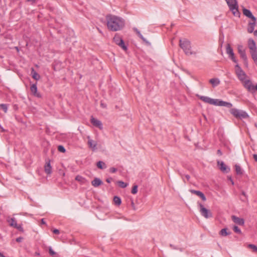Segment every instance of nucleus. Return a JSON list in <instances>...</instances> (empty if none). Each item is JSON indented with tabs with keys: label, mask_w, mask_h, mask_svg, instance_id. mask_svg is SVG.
Instances as JSON below:
<instances>
[{
	"label": "nucleus",
	"mask_w": 257,
	"mask_h": 257,
	"mask_svg": "<svg viewBox=\"0 0 257 257\" xmlns=\"http://www.w3.org/2000/svg\"><path fill=\"white\" fill-rule=\"evenodd\" d=\"M107 26L110 31L115 32L122 29L124 26V21L121 18L112 15L106 17Z\"/></svg>",
	"instance_id": "nucleus-1"
},
{
	"label": "nucleus",
	"mask_w": 257,
	"mask_h": 257,
	"mask_svg": "<svg viewBox=\"0 0 257 257\" xmlns=\"http://www.w3.org/2000/svg\"><path fill=\"white\" fill-rule=\"evenodd\" d=\"M248 47L249 49L251 58L257 65V47L254 41L252 39H248Z\"/></svg>",
	"instance_id": "nucleus-2"
},
{
	"label": "nucleus",
	"mask_w": 257,
	"mask_h": 257,
	"mask_svg": "<svg viewBox=\"0 0 257 257\" xmlns=\"http://www.w3.org/2000/svg\"><path fill=\"white\" fill-rule=\"evenodd\" d=\"M229 8V10L232 13L233 15L236 17H239L240 13L238 11V6L237 0H225Z\"/></svg>",
	"instance_id": "nucleus-3"
},
{
	"label": "nucleus",
	"mask_w": 257,
	"mask_h": 257,
	"mask_svg": "<svg viewBox=\"0 0 257 257\" xmlns=\"http://www.w3.org/2000/svg\"><path fill=\"white\" fill-rule=\"evenodd\" d=\"M179 46L186 55L193 54V52L191 51V43L188 40L186 39L183 40L180 39Z\"/></svg>",
	"instance_id": "nucleus-4"
},
{
	"label": "nucleus",
	"mask_w": 257,
	"mask_h": 257,
	"mask_svg": "<svg viewBox=\"0 0 257 257\" xmlns=\"http://www.w3.org/2000/svg\"><path fill=\"white\" fill-rule=\"evenodd\" d=\"M230 112L232 114L235 118L237 119H243L248 117L247 113L243 110L238 109L237 108H231L230 110Z\"/></svg>",
	"instance_id": "nucleus-5"
},
{
	"label": "nucleus",
	"mask_w": 257,
	"mask_h": 257,
	"mask_svg": "<svg viewBox=\"0 0 257 257\" xmlns=\"http://www.w3.org/2000/svg\"><path fill=\"white\" fill-rule=\"evenodd\" d=\"M237 51L240 58L243 60L244 65L246 67L248 66L247 57L246 55L245 50L243 49V47L241 45H238Z\"/></svg>",
	"instance_id": "nucleus-6"
},
{
	"label": "nucleus",
	"mask_w": 257,
	"mask_h": 257,
	"mask_svg": "<svg viewBox=\"0 0 257 257\" xmlns=\"http://www.w3.org/2000/svg\"><path fill=\"white\" fill-rule=\"evenodd\" d=\"M235 73L237 76L238 78L241 81L243 82L245 80L246 75L245 72L242 70L241 67L239 66L238 64H236L235 66Z\"/></svg>",
	"instance_id": "nucleus-7"
},
{
	"label": "nucleus",
	"mask_w": 257,
	"mask_h": 257,
	"mask_svg": "<svg viewBox=\"0 0 257 257\" xmlns=\"http://www.w3.org/2000/svg\"><path fill=\"white\" fill-rule=\"evenodd\" d=\"M200 207V212L201 214L206 218H208L212 216V213L210 211L206 208L200 202L197 203Z\"/></svg>",
	"instance_id": "nucleus-8"
},
{
	"label": "nucleus",
	"mask_w": 257,
	"mask_h": 257,
	"mask_svg": "<svg viewBox=\"0 0 257 257\" xmlns=\"http://www.w3.org/2000/svg\"><path fill=\"white\" fill-rule=\"evenodd\" d=\"M198 97L202 101L205 103L216 105L217 99H212L205 96H198Z\"/></svg>",
	"instance_id": "nucleus-9"
},
{
	"label": "nucleus",
	"mask_w": 257,
	"mask_h": 257,
	"mask_svg": "<svg viewBox=\"0 0 257 257\" xmlns=\"http://www.w3.org/2000/svg\"><path fill=\"white\" fill-rule=\"evenodd\" d=\"M113 41L116 44L120 46L124 50H127L126 46L124 45L123 40L120 38L118 36H115L113 38Z\"/></svg>",
	"instance_id": "nucleus-10"
},
{
	"label": "nucleus",
	"mask_w": 257,
	"mask_h": 257,
	"mask_svg": "<svg viewBox=\"0 0 257 257\" xmlns=\"http://www.w3.org/2000/svg\"><path fill=\"white\" fill-rule=\"evenodd\" d=\"M243 86L246 88L249 91H254L255 86L252 85L251 82L249 80H245L243 82Z\"/></svg>",
	"instance_id": "nucleus-11"
},
{
	"label": "nucleus",
	"mask_w": 257,
	"mask_h": 257,
	"mask_svg": "<svg viewBox=\"0 0 257 257\" xmlns=\"http://www.w3.org/2000/svg\"><path fill=\"white\" fill-rule=\"evenodd\" d=\"M217 165L219 169L224 173H228L230 171V168L228 167L222 161H217Z\"/></svg>",
	"instance_id": "nucleus-12"
},
{
	"label": "nucleus",
	"mask_w": 257,
	"mask_h": 257,
	"mask_svg": "<svg viewBox=\"0 0 257 257\" xmlns=\"http://www.w3.org/2000/svg\"><path fill=\"white\" fill-rule=\"evenodd\" d=\"M30 90L33 95L35 96L38 98H41L42 97L41 94L37 92V87L36 83L33 84L31 86Z\"/></svg>",
	"instance_id": "nucleus-13"
},
{
	"label": "nucleus",
	"mask_w": 257,
	"mask_h": 257,
	"mask_svg": "<svg viewBox=\"0 0 257 257\" xmlns=\"http://www.w3.org/2000/svg\"><path fill=\"white\" fill-rule=\"evenodd\" d=\"M231 219L232 221L236 224L239 225H243L244 223V221L243 218L238 217L235 215H232L231 216Z\"/></svg>",
	"instance_id": "nucleus-14"
},
{
	"label": "nucleus",
	"mask_w": 257,
	"mask_h": 257,
	"mask_svg": "<svg viewBox=\"0 0 257 257\" xmlns=\"http://www.w3.org/2000/svg\"><path fill=\"white\" fill-rule=\"evenodd\" d=\"M91 122L93 125L98 127L99 129H102L103 127L101 122L92 116L91 118Z\"/></svg>",
	"instance_id": "nucleus-15"
},
{
	"label": "nucleus",
	"mask_w": 257,
	"mask_h": 257,
	"mask_svg": "<svg viewBox=\"0 0 257 257\" xmlns=\"http://www.w3.org/2000/svg\"><path fill=\"white\" fill-rule=\"evenodd\" d=\"M255 24L256 19H255V20H251V22H249L248 23L247 26V32L249 33H252L253 32Z\"/></svg>",
	"instance_id": "nucleus-16"
},
{
	"label": "nucleus",
	"mask_w": 257,
	"mask_h": 257,
	"mask_svg": "<svg viewBox=\"0 0 257 257\" xmlns=\"http://www.w3.org/2000/svg\"><path fill=\"white\" fill-rule=\"evenodd\" d=\"M216 106H223L228 108H230L232 106V104L230 102L217 99Z\"/></svg>",
	"instance_id": "nucleus-17"
},
{
	"label": "nucleus",
	"mask_w": 257,
	"mask_h": 257,
	"mask_svg": "<svg viewBox=\"0 0 257 257\" xmlns=\"http://www.w3.org/2000/svg\"><path fill=\"white\" fill-rule=\"evenodd\" d=\"M87 138L88 140V145L89 146V147L91 148L93 151L95 150L96 149V142L91 140L89 136H88Z\"/></svg>",
	"instance_id": "nucleus-18"
},
{
	"label": "nucleus",
	"mask_w": 257,
	"mask_h": 257,
	"mask_svg": "<svg viewBox=\"0 0 257 257\" xmlns=\"http://www.w3.org/2000/svg\"><path fill=\"white\" fill-rule=\"evenodd\" d=\"M243 14L244 15H245L246 17L250 18L251 19V20H255L256 19L252 14L250 10H247L246 9H243Z\"/></svg>",
	"instance_id": "nucleus-19"
},
{
	"label": "nucleus",
	"mask_w": 257,
	"mask_h": 257,
	"mask_svg": "<svg viewBox=\"0 0 257 257\" xmlns=\"http://www.w3.org/2000/svg\"><path fill=\"white\" fill-rule=\"evenodd\" d=\"M45 172L47 174H50L52 173V167L50 165V160H49L46 162L44 166Z\"/></svg>",
	"instance_id": "nucleus-20"
},
{
	"label": "nucleus",
	"mask_w": 257,
	"mask_h": 257,
	"mask_svg": "<svg viewBox=\"0 0 257 257\" xmlns=\"http://www.w3.org/2000/svg\"><path fill=\"white\" fill-rule=\"evenodd\" d=\"M102 181L98 178H95L94 180L91 182L92 185L95 187H97L99 185H102Z\"/></svg>",
	"instance_id": "nucleus-21"
},
{
	"label": "nucleus",
	"mask_w": 257,
	"mask_h": 257,
	"mask_svg": "<svg viewBox=\"0 0 257 257\" xmlns=\"http://www.w3.org/2000/svg\"><path fill=\"white\" fill-rule=\"evenodd\" d=\"M7 221L9 222L10 226L12 227H15L17 224V221L14 218L9 217L7 219Z\"/></svg>",
	"instance_id": "nucleus-22"
},
{
	"label": "nucleus",
	"mask_w": 257,
	"mask_h": 257,
	"mask_svg": "<svg viewBox=\"0 0 257 257\" xmlns=\"http://www.w3.org/2000/svg\"><path fill=\"white\" fill-rule=\"evenodd\" d=\"M226 52L228 56L231 55H232V54H234L233 51V49L231 47L229 44H227L226 45Z\"/></svg>",
	"instance_id": "nucleus-23"
},
{
	"label": "nucleus",
	"mask_w": 257,
	"mask_h": 257,
	"mask_svg": "<svg viewBox=\"0 0 257 257\" xmlns=\"http://www.w3.org/2000/svg\"><path fill=\"white\" fill-rule=\"evenodd\" d=\"M209 82L213 87H215L220 83V81L218 78H212L209 80Z\"/></svg>",
	"instance_id": "nucleus-24"
},
{
	"label": "nucleus",
	"mask_w": 257,
	"mask_h": 257,
	"mask_svg": "<svg viewBox=\"0 0 257 257\" xmlns=\"http://www.w3.org/2000/svg\"><path fill=\"white\" fill-rule=\"evenodd\" d=\"M219 235H220L221 236H226L228 235H229L231 234V232L229 231V232H227V228H223L220 231H219Z\"/></svg>",
	"instance_id": "nucleus-25"
},
{
	"label": "nucleus",
	"mask_w": 257,
	"mask_h": 257,
	"mask_svg": "<svg viewBox=\"0 0 257 257\" xmlns=\"http://www.w3.org/2000/svg\"><path fill=\"white\" fill-rule=\"evenodd\" d=\"M31 74L32 76V77L36 80H38L40 78V76L39 74H38L34 69V68H32L31 70Z\"/></svg>",
	"instance_id": "nucleus-26"
},
{
	"label": "nucleus",
	"mask_w": 257,
	"mask_h": 257,
	"mask_svg": "<svg viewBox=\"0 0 257 257\" xmlns=\"http://www.w3.org/2000/svg\"><path fill=\"white\" fill-rule=\"evenodd\" d=\"M116 184L121 188H124L128 185L127 183H125L122 181H117L116 182Z\"/></svg>",
	"instance_id": "nucleus-27"
},
{
	"label": "nucleus",
	"mask_w": 257,
	"mask_h": 257,
	"mask_svg": "<svg viewBox=\"0 0 257 257\" xmlns=\"http://www.w3.org/2000/svg\"><path fill=\"white\" fill-rule=\"evenodd\" d=\"M113 201L115 205L119 206L121 203V200L120 197L118 196H114L113 198Z\"/></svg>",
	"instance_id": "nucleus-28"
},
{
	"label": "nucleus",
	"mask_w": 257,
	"mask_h": 257,
	"mask_svg": "<svg viewBox=\"0 0 257 257\" xmlns=\"http://www.w3.org/2000/svg\"><path fill=\"white\" fill-rule=\"evenodd\" d=\"M235 169L236 173L237 175H242V169L239 165L236 164L235 165Z\"/></svg>",
	"instance_id": "nucleus-29"
},
{
	"label": "nucleus",
	"mask_w": 257,
	"mask_h": 257,
	"mask_svg": "<svg viewBox=\"0 0 257 257\" xmlns=\"http://www.w3.org/2000/svg\"><path fill=\"white\" fill-rule=\"evenodd\" d=\"M97 167L100 169H103L106 168L105 163L104 162H103L102 161H98L97 163Z\"/></svg>",
	"instance_id": "nucleus-30"
},
{
	"label": "nucleus",
	"mask_w": 257,
	"mask_h": 257,
	"mask_svg": "<svg viewBox=\"0 0 257 257\" xmlns=\"http://www.w3.org/2000/svg\"><path fill=\"white\" fill-rule=\"evenodd\" d=\"M190 191L191 193L195 194L199 197H200L203 193L202 192H201L200 191L195 190H190Z\"/></svg>",
	"instance_id": "nucleus-31"
},
{
	"label": "nucleus",
	"mask_w": 257,
	"mask_h": 257,
	"mask_svg": "<svg viewBox=\"0 0 257 257\" xmlns=\"http://www.w3.org/2000/svg\"><path fill=\"white\" fill-rule=\"evenodd\" d=\"M229 59H230L234 63H236V64H238V60L236 58L234 54L228 56Z\"/></svg>",
	"instance_id": "nucleus-32"
},
{
	"label": "nucleus",
	"mask_w": 257,
	"mask_h": 257,
	"mask_svg": "<svg viewBox=\"0 0 257 257\" xmlns=\"http://www.w3.org/2000/svg\"><path fill=\"white\" fill-rule=\"evenodd\" d=\"M248 248H250L252 249L253 252H257V246L254 244H249L247 245Z\"/></svg>",
	"instance_id": "nucleus-33"
},
{
	"label": "nucleus",
	"mask_w": 257,
	"mask_h": 257,
	"mask_svg": "<svg viewBox=\"0 0 257 257\" xmlns=\"http://www.w3.org/2000/svg\"><path fill=\"white\" fill-rule=\"evenodd\" d=\"M75 180L82 183H84L85 179L81 176L77 175L75 177Z\"/></svg>",
	"instance_id": "nucleus-34"
},
{
	"label": "nucleus",
	"mask_w": 257,
	"mask_h": 257,
	"mask_svg": "<svg viewBox=\"0 0 257 257\" xmlns=\"http://www.w3.org/2000/svg\"><path fill=\"white\" fill-rule=\"evenodd\" d=\"M138 36L148 45H150L151 43L148 42L141 34V33H140V34L138 35Z\"/></svg>",
	"instance_id": "nucleus-35"
},
{
	"label": "nucleus",
	"mask_w": 257,
	"mask_h": 257,
	"mask_svg": "<svg viewBox=\"0 0 257 257\" xmlns=\"http://www.w3.org/2000/svg\"><path fill=\"white\" fill-rule=\"evenodd\" d=\"M0 107L2 109L5 113H7L8 111V105L6 104H1Z\"/></svg>",
	"instance_id": "nucleus-36"
},
{
	"label": "nucleus",
	"mask_w": 257,
	"mask_h": 257,
	"mask_svg": "<svg viewBox=\"0 0 257 257\" xmlns=\"http://www.w3.org/2000/svg\"><path fill=\"white\" fill-rule=\"evenodd\" d=\"M233 230L235 232H236L237 233H238V234L241 233V230L237 226H235V225L233 227Z\"/></svg>",
	"instance_id": "nucleus-37"
},
{
	"label": "nucleus",
	"mask_w": 257,
	"mask_h": 257,
	"mask_svg": "<svg viewBox=\"0 0 257 257\" xmlns=\"http://www.w3.org/2000/svg\"><path fill=\"white\" fill-rule=\"evenodd\" d=\"M137 192H138V186L136 185L133 187L131 192L132 194H135L137 193Z\"/></svg>",
	"instance_id": "nucleus-38"
},
{
	"label": "nucleus",
	"mask_w": 257,
	"mask_h": 257,
	"mask_svg": "<svg viewBox=\"0 0 257 257\" xmlns=\"http://www.w3.org/2000/svg\"><path fill=\"white\" fill-rule=\"evenodd\" d=\"M58 150L62 153H65L66 151L65 149L63 146L60 145L58 147Z\"/></svg>",
	"instance_id": "nucleus-39"
},
{
	"label": "nucleus",
	"mask_w": 257,
	"mask_h": 257,
	"mask_svg": "<svg viewBox=\"0 0 257 257\" xmlns=\"http://www.w3.org/2000/svg\"><path fill=\"white\" fill-rule=\"evenodd\" d=\"M14 228H17V229H18L19 231H20L21 232L24 231L23 228L22 226V225H21V224H19V225L17 224V225Z\"/></svg>",
	"instance_id": "nucleus-40"
},
{
	"label": "nucleus",
	"mask_w": 257,
	"mask_h": 257,
	"mask_svg": "<svg viewBox=\"0 0 257 257\" xmlns=\"http://www.w3.org/2000/svg\"><path fill=\"white\" fill-rule=\"evenodd\" d=\"M49 252L51 255H54L56 254V253L52 249L51 247H49Z\"/></svg>",
	"instance_id": "nucleus-41"
},
{
	"label": "nucleus",
	"mask_w": 257,
	"mask_h": 257,
	"mask_svg": "<svg viewBox=\"0 0 257 257\" xmlns=\"http://www.w3.org/2000/svg\"><path fill=\"white\" fill-rule=\"evenodd\" d=\"M241 194L244 197V198H241L240 199L242 201H245L247 200V197H246L245 193L244 191H242V193H241Z\"/></svg>",
	"instance_id": "nucleus-42"
},
{
	"label": "nucleus",
	"mask_w": 257,
	"mask_h": 257,
	"mask_svg": "<svg viewBox=\"0 0 257 257\" xmlns=\"http://www.w3.org/2000/svg\"><path fill=\"white\" fill-rule=\"evenodd\" d=\"M117 171V169L114 167H111L109 169V172L111 173H115Z\"/></svg>",
	"instance_id": "nucleus-43"
},
{
	"label": "nucleus",
	"mask_w": 257,
	"mask_h": 257,
	"mask_svg": "<svg viewBox=\"0 0 257 257\" xmlns=\"http://www.w3.org/2000/svg\"><path fill=\"white\" fill-rule=\"evenodd\" d=\"M131 206H132V208L134 210H136V208L135 203H134V201L133 200L131 202Z\"/></svg>",
	"instance_id": "nucleus-44"
},
{
	"label": "nucleus",
	"mask_w": 257,
	"mask_h": 257,
	"mask_svg": "<svg viewBox=\"0 0 257 257\" xmlns=\"http://www.w3.org/2000/svg\"><path fill=\"white\" fill-rule=\"evenodd\" d=\"M200 197L204 201H206V197H205V196L204 195V194L203 193H202V194L201 195V196Z\"/></svg>",
	"instance_id": "nucleus-45"
},
{
	"label": "nucleus",
	"mask_w": 257,
	"mask_h": 257,
	"mask_svg": "<svg viewBox=\"0 0 257 257\" xmlns=\"http://www.w3.org/2000/svg\"><path fill=\"white\" fill-rule=\"evenodd\" d=\"M53 232L55 234H59L60 233V231L58 229H54L53 230Z\"/></svg>",
	"instance_id": "nucleus-46"
},
{
	"label": "nucleus",
	"mask_w": 257,
	"mask_h": 257,
	"mask_svg": "<svg viewBox=\"0 0 257 257\" xmlns=\"http://www.w3.org/2000/svg\"><path fill=\"white\" fill-rule=\"evenodd\" d=\"M23 239V238L22 237H18L17 239H16V241L18 242H21L22 241V240Z\"/></svg>",
	"instance_id": "nucleus-47"
},
{
	"label": "nucleus",
	"mask_w": 257,
	"mask_h": 257,
	"mask_svg": "<svg viewBox=\"0 0 257 257\" xmlns=\"http://www.w3.org/2000/svg\"><path fill=\"white\" fill-rule=\"evenodd\" d=\"M112 178L110 177V178H108L106 179V181L108 183H110L112 181Z\"/></svg>",
	"instance_id": "nucleus-48"
},
{
	"label": "nucleus",
	"mask_w": 257,
	"mask_h": 257,
	"mask_svg": "<svg viewBox=\"0 0 257 257\" xmlns=\"http://www.w3.org/2000/svg\"><path fill=\"white\" fill-rule=\"evenodd\" d=\"M134 30L136 32V33L137 34V35H139L140 34V33H141V32H140V31H139L137 28H134Z\"/></svg>",
	"instance_id": "nucleus-49"
},
{
	"label": "nucleus",
	"mask_w": 257,
	"mask_h": 257,
	"mask_svg": "<svg viewBox=\"0 0 257 257\" xmlns=\"http://www.w3.org/2000/svg\"><path fill=\"white\" fill-rule=\"evenodd\" d=\"M217 155H218L219 156H221L222 155V153L221 151L220 150H218L217 151Z\"/></svg>",
	"instance_id": "nucleus-50"
},
{
	"label": "nucleus",
	"mask_w": 257,
	"mask_h": 257,
	"mask_svg": "<svg viewBox=\"0 0 257 257\" xmlns=\"http://www.w3.org/2000/svg\"><path fill=\"white\" fill-rule=\"evenodd\" d=\"M27 2H31L32 4H34L36 3V0H27Z\"/></svg>",
	"instance_id": "nucleus-51"
},
{
	"label": "nucleus",
	"mask_w": 257,
	"mask_h": 257,
	"mask_svg": "<svg viewBox=\"0 0 257 257\" xmlns=\"http://www.w3.org/2000/svg\"><path fill=\"white\" fill-rule=\"evenodd\" d=\"M253 158L255 161H257V154H254L253 155Z\"/></svg>",
	"instance_id": "nucleus-52"
},
{
	"label": "nucleus",
	"mask_w": 257,
	"mask_h": 257,
	"mask_svg": "<svg viewBox=\"0 0 257 257\" xmlns=\"http://www.w3.org/2000/svg\"><path fill=\"white\" fill-rule=\"evenodd\" d=\"M185 178H186V179L187 180V181H189V179H190V176L189 175H186L185 176Z\"/></svg>",
	"instance_id": "nucleus-53"
},
{
	"label": "nucleus",
	"mask_w": 257,
	"mask_h": 257,
	"mask_svg": "<svg viewBox=\"0 0 257 257\" xmlns=\"http://www.w3.org/2000/svg\"><path fill=\"white\" fill-rule=\"evenodd\" d=\"M41 223L43 224H46V222L44 221V219H41Z\"/></svg>",
	"instance_id": "nucleus-54"
},
{
	"label": "nucleus",
	"mask_w": 257,
	"mask_h": 257,
	"mask_svg": "<svg viewBox=\"0 0 257 257\" xmlns=\"http://www.w3.org/2000/svg\"><path fill=\"white\" fill-rule=\"evenodd\" d=\"M253 34H254V35L255 36H257V30H255V31H253Z\"/></svg>",
	"instance_id": "nucleus-55"
},
{
	"label": "nucleus",
	"mask_w": 257,
	"mask_h": 257,
	"mask_svg": "<svg viewBox=\"0 0 257 257\" xmlns=\"http://www.w3.org/2000/svg\"><path fill=\"white\" fill-rule=\"evenodd\" d=\"M0 256H1V257H6V256L4 255V254H3L2 252H0Z\"/></svg>",
	"instance_id": "nucleus-56"
},
{
	"label": "nucleus",
	"mask_w": 257,
	"mask_h": 257,
	"mask_svg": "<svg viewBox=\"0 0 257 257\" xmlns=\"http://www.w3.org/2000/svg\"><path fill=\"white\" fill-rule=\"evenodd\" d=\"M229 180H230V182H231L232 184L233 185L234 182H233V180H232V179L231 178V177L229 178Z\"/></svg>",
	"instance_id": "nucleus-57"
},
{
	"label": "nucleus",
	"mask_w": 257,
	"mask_h": 257,
	"mask_svg": "<svg viewBox=\"0 0 257 257\" xmlns=\"http://www.w3.org/2000/svg\"><path fill=\"white\" fill-rule=\"evenodd\" d=\"M101 105L103 107H106V105H104L103 103H101Z\"/></svg>",
	"instance_id": "nucleus-58"
},
{
	"label": "nucleus",
	"mask_w": 257,
	"mask_h": 257,
	"mask_svg": "<svg viewBox=\"0 0 257 257\" xmlns=\"http://www.w3.org/2000/svg\"><path fill=\"white\" fill-rule=\"evenodd\" d=\"M170 246L172 247L174 249H176V248L174 247V246H173V245H172V244H170Z\"/></svg>",
	"instance_id": "nucleus-59"
},
{
	"label": "nucleus",
	"mask_w": 257,
	"mask_h": 257,
	"mask_svg": "<svg viewBox=\"0 0 257 257\" xmlns=\"http://www.w3.org/2000/svg\"><path fill=\"white\" fill-rule=\"evenodd\" d=\"M254 90H256L257 91V84L255 86Z\"/></svg>",
	"instance_id": "nucleus-60"
}]
</instances>
